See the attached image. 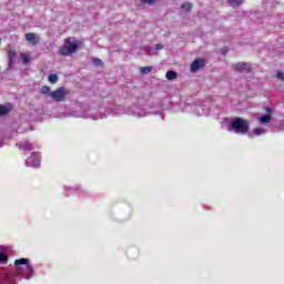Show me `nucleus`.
<instances>
[{
	"instance_id": "423d86ee",
	"label": "nucleus",
	"mask_w": 284,
	"mask_h": 284,
	"mask_svg": "<svg viewBox=\"0 0 284 284\" xmlns=\"http://www.w3.org/2000/svg\"><path fill=\"white\" fill-rule=\"evenodd\" d=\"M232 70L235 72H250L252 70V64L239 62L237 64L232 65Z\"/></svg>"
},
{
	"instance_id": "20e7f679",
	"label": "nucleus",
	"mask_w": 284,
	"mask_h": 284,
	"mask_svg": "<svg viewBox=\"0 0 284 284\" xmlns=\"http://www.w3.org/2000/svg\"><path fill=\"white\" fill-rule=\"evenodd\" d=\"M49 97L50 99H52V101H55L57 103H61V101H64L65 97H68V91H65V88L61 87L55 91L50 92Z\"/></svg>"
},
{
	"instance_id": "412c9836",
	"label": "nucleus",
	"mask_w": 284,
	"mask_h": 284,
	"mask_svg": "<svg viewBox=\"0 0 284 284\" xmlns=\"http://www.w3.org/2000/svg\"><path fill=\"white\" fill-rule=\"evenodd\" d=\"M276 78L280 79V81H284V72L283 71H277L276 72Z\"/></svg>"
},
{
	"instance_id": "5701e85b",
	"label": "nucleus",
	"mask_w": 284,
	"mask_h": 284,
	"mask_svg": "<svg viewBox=\"0 0 284 284\" xmlns=\"http://www.w3.org/2000/svg\"><path fill=\"white\" fill-rule=\"evenodd\" d=\"M93 65H103L101 59H93Z\"/></svg>"
},
{
	"instance_id": "2eb2a0df",
	"label": "nucleus",
	"mask_w": 284,
	"mask_h": 284,
	"mask_svg": "<svg viewBox=\"0 0 284 284\" xmlns=\"http://www.w3.org/2000/svg\"><path fill=\"white\" fill-rule=\"evenodd\" d=\"M253 134H254L255 136H261L262 134H265V129H263V128H256V129L253 130Z\"/></svg>"
},
{
	"instance_id": "4be33fe9",
	"label": "nucleus",
	"mask_w": 284,
	"mask_h": 284,
	"mask_svg": "<svg viewBox=\"0 0 284 284\" xmlns=\"http://www.w3.org/2000/svg\"><path fill=\"white\" fill-rule=\"evenodd\" d=\"M142 3H148L149 6H152V3H156V0H140Z\"/></svg>"
},
{
	"instance_id": "b1692460",
	"label": "nucleus",
	"mask_w": 284,
	"mask_h": 284,
	"mask_svg": "<svg viewBox=\"0 0 284 284\" xmlns=\"http://www.w3.org/2000/svg\"><path fill=\"white\" fill-rule=\"evenodd\" d=\"M156 50H163L162 44H156Z\"/></svg>"
},
{
	"instance_id": "a211bd4d",
	"label": "nucleus",
	"mask_w": 284,
	"mask_h": 284,
	"mask_svg": "<svg viewBox=\"0 0 284 284\" xmlns=\"http://www.w3.org/2000/svg\"><path fill=\"white\" fill-rule=\"evenodd\" d=\"M140 72H142V74H150V72H152V67H142L140 68Z\"/></svg>"
},
{
	"instance_id": "f8f14e48",
	"label": "nucleus",
	"mask_w": 284,
	"mask_h": 284,
	"mask_svg": "<svg viewBox=\"0 0 284 284\" xmlns=\"http://www.w3.org/2000/svg\"><path fill=\"white\" fill-rule=\"evenodd\" d=\"M10 110H11L10 105H0V116H3V114H8Z\"/></svg>"
},
{
	"instance_id": "f257e3e1",
	"label": "nucleus",
	"mask_w": 284,
	"mask_h": 284,
	"mask_svg": "<svg viewBox=\"0 0 284 284\" xmlns=\"http://www.w3.org/2000/svg\"><path fill=\"white\" fill-rule=\"evenodd\" d=\"M81 45H83V42L75 38H67L63 45L59 49L58 54H61L62 57H72Z\"/></svg>"
},
{
	"instance_id": "9d476101",
	"label": "nucleus",
	"mask_w": 284,
	"mask_h": 284,
	"mask_svg": "<svg viewBox=\"0 0 284 284\" xmlns=\"http://www.w3.org/2000/svg\"><path fill=\"white\" fill-rule=\"evenodd\" d=\"M6 252H8V247H1V251H0V263L2 265H6V263H8V255L6 254Z\"/></svg>"
},
{
	"instance_id": "1a4fd4ad",
	"label": "nucleus",
	"mask_w": 284,
	"mask_h": 284,
	"mask_svg": "<svg viewBox=\"0 0 284 284\" xmlns=\"http://www.w3.org/2000/svg\"><path fill=\"white\" fill-rule=\"evenodd\" d=\"M18 148L19 150H24L27 152H32V150H34L33 144L30 142H20L18 143Z\"/></svg>"
},
{
	"instance_id": "ddd939ff",
	"label": "nucleus",
	"mask_w": 284,
	"mask_h": 284,
	"mask_svg": "<svg viewBox=\"0 0 284 284\" xmlns=\"http://www.w3.org/2000/svg\"><path fill=\"white\" fill-rule=\"evenodd\" d=\"M241 3H243V0H229V4L232 8H239V6H241Z\"/></svg>"
},
{
	"instance_id": "6e6552de",
	"label": "nucleus",
	"mask_w": 284,
	"mask_h": 284,
	"mask_svg": "<svg viewBox=\"0 0 284 284\" xmlns=\"http://www.w3.org/2000/svg\"><path fill=\"white\" fill-rule=\"evenodd\" d=\"M205 65V61L204 60H195L192 64H191V72H196L200 70V68H203Z\"/></svg>"
},
{
	"instance_id": "a878e982",
	"label": "nucleus",
	"mask_w": 284,
	"mask_h": 284,
	"mask_svg": "<svg viewBox=\"0 0 284 284\" xmlns=\"http://www.w3.org/2000/svg\"><path fill=\"white\" fill-rule=\"evenodd\" d=\"M267 112H271V110H270V109H267Z\"/></svg>"
},
{
	"instance_id": "6ab92c4d",
	"label": "nucleus",
	"mask_w": 284,
	"mask_h": 284,
	"mask_svg": "<svg viewBox=\"0 0 284 284\" xmlns=\"http://www.w3.org/2000/svg\"><path fill=\"white\" fill-rule=\"evenodd\" d=\"M57 81H59V75L57 74L49 75V83H57Z\"/></svg>"
},
{
	"instance_id": "f03ea898",
	"label": "nucleus",
	"mask_w": 284,
	"mask_h": 284,
	"mask_svg": "<svg viewBox=\"0 0 284 284\" xmlns=\"http://www.w3.org/2000/svg\"><path fill=\"white\" fill-rule=\"evenodd\" d=\"M14 265L16 272L19 274V276H23V278H30V275L33 273L32 265H30V260H16Z\"/></svg>"
},
{
	"instance_id": "39448f33",
	"label": "nucleus",
	"mask_w": 284,
	"mask_h": 284,
	"mask_svg": "<svg viewBox=\"0 0 284 284\" xmlns=\"http://www.w3.org/2000/svg\"><path fill=\"white\" fill-rule=\"evenodd\" d=\"M26 165H28V168H39V165H41V156L38 154L29 156L26 161Z\"/></svg>"
},
{
	"instance_id": "9b49d317",
	"label": "nucleus",
	"mask_w": 284,
	"mask_h": 284,
	"mask_svg": "<svg viewBox=\"0 0 284 284\" xmlns=\"http://www.w3.org/2000/svg\"><path fill=\"white\" fill-rule=\"evenodd\" d=\"M257 121H260V123H270L272 121V116L271 115H257Z\"/></svg>"
},
{
	"instance_id": "dca6fc26",
	"label": "nucleus",
	"mask_w": 284,
	"mask_h": 284,
	"mask_svg": "<svg viewBox=\"0 0 284 284\" xmlns=\"http://www.w3.org/2000/svg\"><path fill=\"white\" fill-rule=\"evenodd\" d=\"M181 8H182V10L190 11V10H192L193 4L191 2H184V3H182Z\"/></svg>"
},
{
	"instance_id": "aec40b11",
	"label": "nucleus",
	"mask_w": 284,
	"mask_h": 284,
	"mask_svg": "<svg viewBox=\"0 0 284 284\" xmlns=\"http://www.w3.org/2000/svg\"><path fill=\"white\" fill-rule=\"evenodd\" d=\"M41 92L42 94H48L50 97V87H42Z\"/></svg>"
},
{
	"instance_id": "393cba45",
	"label": "nucleus",
	"mask_w": 284,
	"mask_h": 284,
	"mask_svg": "<svg viewBox=\"0 0 284 284\" xmlns=\"http://www.w3.org/2000/svg\"><path fill=\"white\" fill-rule=\"evenodd\" d=\"M138 116H145V113H138Z\"/></svg>"
},
{
	"instance_id": "4468645a",
	"label": "nucleus",
	"mask_w": 284,
	"mask_h": 284,
	"mask_svg": "<svg viewBox=\"0 0 284 284\" xmlns=\"http://www.w3.org/2000/svg\"><path fill=\"white\" fill-rule=\"evenodd\" d=\"M176 77H178V74H176L175 71H168V72H166V79H168L169 81H173V79H176Z\"/></svg>"
},
{
	"instance_id": "0eeeda50",
	"label": "nucleus",
	"mask_w": 284,
	"mask_h": 284,
	"mask_svg": "<svg viewBox=\"0 0 284 284\" xmlns=\"http://www.w3.org/2000/svg\"><path fill=\"white\" fill-rule=\"evenodd\" d=\"M24 39L29 43H32V45H37V43H39V41H40L39 36L37 33H27L24 36Z\"/></svg>"
},
{
	"instance_id": "f3484780",
	"label": "nucleus",
	"mask_w": 284,
	"mask_h": 284,
	"mask_svg": "<svg viewBox=\"0 0 284 284\" xmlns=\"http://www.w3.org/2000/svg\"><path fill=\"white\" fill-rule=\"evenodd\" d=\"M20 58L23 61V63H30V54L21 53Z\"/></svg>"
},
{
	"instance_id": "7ed1b4c3",
	"label": "nucleus",
	"mask_w": 284,
	"mask_h": 284,
	"mask_svg": "<svg viewBox=\"0 0 284 284\" xmlns=\"http://www.w3.org/2000/svg\"><path fill=\"white\" fill-rule=\"evenodd\" d=\"M230 130L235 132V134H247L250 131V122H247V120L236 118L231 122Z\"/></svg>"
}]
</instances>
